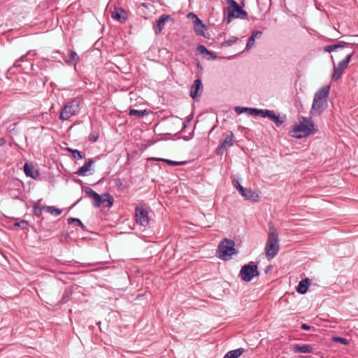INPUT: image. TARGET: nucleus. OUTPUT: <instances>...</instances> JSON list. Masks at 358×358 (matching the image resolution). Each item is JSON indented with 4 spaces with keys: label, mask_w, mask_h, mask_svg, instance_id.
Instances as JSON below:
<instances>
[{
    "label": "nucleus",
    "mask_w": 358,
    "mask_h": 358,
    "mask_svg": "<svg viewBox=\"0 0 358 358\" xmlns=\"http://www.w3.org/2000/svg\"><path fill=\"white\" fill-rule=\"evenodd\" d=\"M80 61V57L78 55L76 51L73 50H69V58L64 59V62L68 65H76Z\"/></svg>",
    "instance_id": "nucleus-19"
},
{
    "label": "nucleus",
    "mask_w": 358,
    "mask_h": 358,
    "mask_svg": "<svg viewBox=\"0 0 358 358\" xmlns=\"http://www.w3.org/2000/svg\"><path fill=\"white\" fill-rule=\"evenodd\" d=\"M76 182H78V183H80V184H81V183H82V181H81V180H80V179H77V180H76Z\"/></svg>",
    "instance_id": "nucleus-53"
},
{
    "label": "nucleus",
    "mask_w": 358,
    "mask_h": 358,
    "mask_svg": "<svg viewBox=\"0 0 358 358\" xmlns=\"http://www.w3.org/2000/svg\"><path fill=\"white\" fill-rule=\"evenodd\" d=\"M59 50H55L54 52H52V54H59Z\"/></svg>",
    "instance_id": "nucleus-54"
},
{
    "label": "nucleus",
    "mask_w": 358,
    "mask_h": 358,
    "mask_svg": "<svg viewBox=\"0 0 358 358\" xmlns=\"http://www.w3.org/2000/svg\"><path fill=\"white\" fill-rule=\"evenodd\" d=\"M234 110L238 114H241V113H246V107L236 106L234 108Z\"/></svg>",
    "instance_id": "nucleus-44"
},
{
    "label": "nucleus",
    "mask_w": 358,
    "mask_h": 358,
    "mask_svg": "<svg viewBox=\"0 0 358 358\" xmlns=\"http://www.w3.org/2000/svg\"><path fill=\"white\" fill-rule=\"evenodd\" d=\"M171 20V16L169 15H162L156 21V24L153 26L154 31L156 34H159L164 29L165 22Z\"/></svg>",
    "instance_id": "nucleus-10"
},
{
    "label": "nucleus",
    "mask_w": 358,
    "mask_h": 358,
    "mask_svg": "<svg viewBox=\"0 0 358 358\" xmlns=\"http://www.w3.org/2000/svg\"><path fill=\"white\" fill-rule=\"evenodd\" d=\"M292 350L294 353H311L314 348L311 345H303L293 344L291 346Z\"/></svg>",
    "instance_id": "nucleus-13"
},
{
    "label": "nucleus",
    "mask_w": 358,
    "mask_h": 358,
    "mask_svg": "<svg viewBox=\"0 0 358 358\" xmlns=\"http://www.w3.org/2000/svg\"><path fill=\"white\" fill-rule=\"evenodd\" d=\"M203 89V85L200 79L194 80L191 87L190 96L193 99H196L201 94Z\"/></svg>",
    "instance_id": "nucleus-11"
},
{
    "label": "nucleus",
    "mask_w": 358,
    "mask_h": 358,
    "mask_svg": "<svg viewBox=\"0 0 358 358\" xmlns=\"http://www.w3.org/2000/svg\"><path fill=\"white\" fill-rule=\"evenodd\" d=\"M99 134L96 131L91 132L89 135V141L94 143L99 138Z\"/></svg>",
    "instance_id": "nucleus-39"
},
{
    "label": "nucleus",
    "mask_w": 358,
    "mask_h": 358,
    "mask_svg": "<svg viewBox=\"0 0 358 358\" xmlns=\"http://www.w3.org/2000/svg\"><path fill=\"white\" fill-rule=\"evenodd\" d=\"M227 2V23L231 18H243L246 15V12L234 0H228Z\"/></svg>",
    "instance_id": "nucleus-6"
},
{
    "label": "nucleus",
    "mask_w": 358,
    "mask_h": 358,
    "mask_svg": "<svg viewBox=\"0 0 358 358\" xmlns=\"http://www.w3.org/2000/svg\"><path fill=\"white\" fill-rule=\"evenodd\" d=\"M76 150V149H73V148H66V151H68V152H71V154H73V152H74V150Z\"/></svg>",
    "instance_id": "nucleus-50"
},
{
    "label": "nucleus",
    "mask_w": 358,
    "mask_h": 358,
    "mask_svg": "<svg viewBox=\"0 0 358 358\" xmlns=\"http://www.w3.org/2000/svg\"><path fill=\"white\" fill-rule=\"evenodd\" d=\"M164 162L171 166H180V165H184L186 164V162H176V161H173V160L167 159H165L164 160Z\"/></svg>",
    "instance_id": "nucleus-38"
},
{
    "label": "nucleus",
    "mask_w": 358,
    "mask_h": 358,
    "mask_svg": "<svg viewBox=\"0 0 358 358\" xmlns=\"http://www.w3.org/2000/svg\"><path fill=\"white\" fill-rule=\"evenodd\" d=\"M43 209L47 213L55 215V216L59 215L62 213V210L55 206H43Z\"/></svg>",
    "instance_id": "nucleus-28"
},
{
    "label": "nucleus",
    "mask_w": 358,
    "mask_h": 358,
    "mask_svg": "<svg viewBox=\"0 0 358 358\" xmlns=\"http://www.w3.org/2000/svg\"><path fill=\"white\" fill-rule=\"evenodd\" d=\"M345 70L341 69L338 66L334 65V72L332 74V79L335 81L339 80L343 74Z\"/></svg>",
    "instance_id": "nucleus-27"
},
{
    "label": "nucleus",
    "mask_w": 358,
    "mask_h": 358,
    "mask_svg": "<svg viewBox=\"0 0 358 358\" xmlns=\"http://www.w3.org/2000/svg\"><path fill=\"white\" fill-rule=\"evenodd\" d=\"M124 9L120 8H115V10L111 12V16L114 20H116L119 22H124L127 20V17L122 15L123 13H124Z\"/></svg>",
    "instance_id": "nucleus-22"
},
{
    "label": "nucleus",
    "mask_w": 358,
    "mask_h": 358,
    "mask_svg": "<svg viewBox=\"0 0 358 358\" xmlns=\"http://www.w3.org/2000/svg\"><path fill=\"white\" fill-rule=\"evenodd\" d=\"M72 157L74 159L79 160L83 159L85 155H83L79 150H75L73 154H72Z\"/></svg>",
    "instance_id": "nucleus-40"
},
{
    "label": "nucleus",
    "mask_w": 358,
    "mask_h": 358,
    "mask_svg": "<svg viewBox=\"0 0 358 358\" xmlns=\"http://www.w3.org/2000/svg\"><path fill=\"white\" fill-rule=\"evenodd\" d=\"M245 352V349L243 348L231 350L228 352L223 358H238L239 357L243 352Z\"/></svg>",
    "instance_id": "nucleus-24"
},
{
    "label": "nucleus",
    "mask_w": 358,
    "mask_h": 358,
    "mask_svg": "<svg viewBox=\"0 0 358 358\" xmlns=\"http://www.w3.org/2000/svg\"><path fill=\"white\" fill-rule=\"evenodd\" d=\"M20 60H19V59L16 60V62H15V64H14V65H13V66H15V67H19V66H20Z\"/></svg>",
    "instance_id": "nucleus-51"
},
{
    "label": "nucleus",
    "mask_w": 358,
    "mask_h": 358,
    "mask_svg": "<svg viewBox=\"0 0 358 358\" xmlns=\"http://www.w3.org/2000/svg\"><path fill=\"white\" fill-rule=\"evenodd\" d=\"M330 87L329 85L324 86L320 90L315 92L314 99H320L321 101L327 102V98L329 94Z\"/></svg>",
    "instance_id": "nucleus-17"
},
{
    "label": "nucleus",
    "mask_w": 358,
    "mask_h": 358,
    "mask_svg": "<svg viewBox=\"0 0 358 358\" xmlns=\"http://www.w3.org/2000/svg\"><path fill=\"white\" fill-rule=\"evenodd\" d=\"M148 113L147 110H136V109H130V110L129 112V115L130 116H136L138 117H143L145 115H148Z\"/></svg>",
    "instance_id": "nucleus-29"
},
{
    "label": "nucleus",
    "mask_w": 358,
    "mask_h": 358,
    "mask_svg": "<svg viewBox=\"0 0 358 358\" xmlns=\"http://www.w3.org/2000/svg\"><path fill=\"white\" fill-rule=\"evenodd\" d=\"M136 223L146 227L149 223L148 211L144 206H136L135 208Z\"/></svg>",
    "instance_id": "nucleus-7"
},
{
    "label": "nucleus",
    "mask_w": 358,
    "mask_h": 358,
    "mask_svg": "<svg viewBox=\"0 0 358 358\" xmlns=\"http://www.w3.org/2000/svg\"><path fill=\"white\" fill-rule=\"evenodd\" d=\"M194 30L198 36H201L206 38H209L210 35L208 33H206L203 29H207L208 27L203 23L201 20L197 18V20H193Z\"/></svg>",
    "instance_id": "nucleus-9"
},
{
    "label": "nucleus",
    "mask_w": 358,
    "mask_h": 358,
    "mask_svg": "<svg viewBox=\"0 0 358 358\" xmlns=\"http://www.w3.org/2000/svg\"><path fill=\"white\" fill-rule=\"evenodd\" d=\"M262 36V31H253L251 36L248 39V50L254 45L255 38H260Z\"/></svg>",
    "instance_id": "nucleus-25"
},
{
    "label": "nucleus",
    "mask_w": 358,
    "mask_h": 358,
    "mask_svg": "<svg viewBox=\"0 0 358 358\" xmlns=\"http://www.w3.org/2000/svg\"><path fill=\"white\" fill-rule=\"evenodd\" d=\"M259 275L257 264L254 262L248 264V282Z\"/></svg>",
    "instance_id": "nucleus-14"
},
{
    "label": "nucleus",
    "mask_w": 358,
    "mask_h": 358,
    "mask_svg": "<svg viewBox=\"0 0 358 358\" xmlns=\"http://www.w3.org/2000/svg\"><path fill=\"white\" fill-rule=\"evenodd\" d=\"M28 226H29V222H28V221H27L25 220H22L19 222H15V224H14V227H18L22 229H27L28 227Z\"/></svg>",
    "instance_id": "nucleus-37"
},
{
    "label": "nucleus",
    "mask_w": 358,
    "mask_h": 358,
    "mask_svg": "<svg viewBox=\"0 0 358 358\" xmlns=\"http://www.w3.org/2000/svg\"><path fill=\"white\" fill-rule=\"evenodd\" d=\"M71 294V291H66L64 292V294H63V296L61 299V303H65L68 301L69 300V297L70 296V295Z\"/></svg>",
    "instance_id": "nucleus-42"
},
{
    "label": "nucleus",
    "mask_w": 358,
    "mask_h": 358,
    "mask_svg": "<svg viewBox=\"0 0 358 358\" xmlns=\"http://www.w3.org/2000/svg\"><path fill=\"white\" fill-rule=\"evenodd\" d=\"M238 41V38L235 36L231 37L229 39L222 43V47H229L234 44Z\"/></svg>",
    "instance_id": "nucleus-35"
},
{
    "label": "nucleus",
    "mask_w": 358,
    "mask_h": 358,
    "mask_svg": "<svg viewBox=\"0 0 358 358\" xmlns=\"http://www.w3.org/2000/svg\"><path fill=\"white\" fill-rule=\"evenodd\" d=\"M352 55L353 51L348 52L345 55V57L341 62H340L337 66H338L343 70H345L352 59Z\"/></svg>",
    "instance_id": "nucleus-26"
},
{
    "label": "nucleus",
    "mask_w": 358,
    "mask_h": 358,
    "mask_svg": "<svg viewBox=\"0 0 358 358\" xmlns=\"http://www.w3.org/2000/svg\"><path fill=\"white\" fill-rule=\"evenodd\" d=\"M310 285V280L308 278L301 280L296 288L298 293L304 294L307 292L308 286Z\"/></svg>",
    "instance_id": "nucleus-21"
},
{
    "label": "nucleus",
    "mask_w": 358,
    "mask_h": 358,
    "mask_svg": "<svg viewBox=\"0 0 358 358\" xmlns=\"http://www.w3.org/2000/svg\"><path fill=\"white\" fill-rule=\"evenodd\" d=\"M248 200L256 202L259 200V195L251 189H248Z\"/></svg>",
    "instance_id": "nucleus-33"
},
{
    "label": "nucleus",
    "mask_w": 358,
    "mask_h": 358,
    "mask_svg": "<svg viewBox=\"0 0 358 358\" xmlns=\"http://www.w3.org/2000/svg\"><path fill=\"white\" fill-rule=\"evenodd\" d=\"M19 60H20V62L26 61L27 60V55L20 57Z\"/></svg>",
    "instance_id": "nucleus-49"
},
{
    "label": "nucleus",
    "mask_w": 358,
    "mask_h": 358,
    "mask_svg": "<svg viewBox=\"0 0 358 358\" xmlns=\"http://www.w3.org/2000/svg\"><path fill=\"white\" fill-rule=\"evenodd\" d=\"M327 107V102L320 99H314L311 106L310 113L313 116L320 115Z\"/></svg>",
    "instance_id": "nucleus-8"
},
{
    "label": "nucleus",
    "mask_w": 358,
    "mask_h": 358,
    "mask_svg": "<svg viewBox=\"0 0 358 358\" xmlns=\"http://www.w3.org/2000/svg\"><path fill=\"white\" fill-rule=\"evenodd\" d=\"M280 249L278 234L275 231L268 234L265 246V253L268 260L272 259L278 254Z\"/></svg>",
    "instance_id": "nucleus-5"
},
{
    "label": "nucleus",
    "mask_w": 358,
    "mask_h": 358,
    "mask_svg": "<svg viewBox=\"0 0 358 358\" xmlns=\"http://www.w3.org/2000/svg\"><path fill=\"white\" fill-rule=\"evenodd\" d=\"M238 252L235 248V242L229 238H223L218 244L216 256L222 261H229L232 255Z\"/></svg>",
    "instance_id": "nucleus-2"
},
{
    "label": "nucleus",
    "mask_w": 358,
    "mask_h": 358,
    "mask_svg": "<svg viewBox=\"0 0 358 358\" xmlns=\"http://www.w3.org/2000/svg\"><path fill=\"white\" fill-rule=\"evenodd\" d=\"M197 67H200V64H199V62H198V64H197Z\"/></svg>",
    "instance_id": "nucleus-55"
},
{
    "label": "nucleus",
    "mask_w": 358,
    "mask_h": 358,
    "mask_svg": "<svg viewBox=\"0 0 358 358\" xmlns=\"http://www.w3.org/2000/svg\"><path fill=\"white\" fill-rule=\"evenodd\" d=\"M233 134L227 135L225 138L220 143L223 144V147H225L227 149L229 147H231L233 145Z\"/></svg>",
    "instance_id": "nucleus-30"
},
{
    "label": "nucleus",
    "mask_w": 358,
    "mask_h": 358,
    "mask_svg": "<svg viewBox=\"0 0 358 358\" xmlns=\"http://www.w3.org/2000/svg\"><path fill=\"white\" fill-rule=\"evenodd\" d=\"M272 269V266L271 264L266 266L264 271L266 273H268Z\"/></svg>",
    "instance_id": "nucleus-48"
},
{
    "label": "nucleus",
    "mask_w": 358,
    "mask_h": 358,
    "mask_svg": "<svg viewBox=\"0 0 358 358\" xmlns=\"http://www.w3.org/2000/svg\"><path fill=\"white\" fill-rule=\"evenodd\" d=\"M187 17H188L189 18L192 19L193 20H197V18H199V17H198V16H197L196 14L193 13H189L187 15Z\"/></svg>",
    "instance_id": "nucleus-46"
},
{
    "label": "nucleus",
    "mask_w": 358,
    "mask_h": 358,
    "mask_svg": "<svg viewBox=\"0 0 358 358\" xmlns=\"http://www.w3.org/2000/svg\"><path fill=\"white\" fill-rule=\"evenodd\" d=\"M269 118L277 127L281 126L285 121V116L280 117V115H277L273 110H269V114L267 117Z\"/></svg>",
    "instance_id": "nucleus-16"
},
{
    "label": "nucleus",
    "mask_w": 358,
    "mask_h": 358,
    "mask_svg": "<svg viewBox=\"0 0 358 358\" xmlns=\"http://www.w3.org/2000/svg\"><path fill=\"white\" fill-rule=\"evenodd\" d=\"M269 110L268 109H258V108H248V115H253V116H261L262 117H266L268 114H269Z\"/></svg>",
    "instance_id": "nucleus-20"
},
{
    "label": "nucleus",
    "mask_w": 358,
    "mask_h": 358,
    "mask_svg": "<svg viewBox=\"0 0 358 358\" xmlns=\"http://www.w3.org/2000/svg\"><path fill=\"white\" fill-rule=\"evenodd\" d=\"M6 143V140L5 138L2 137L0 138V147L4 145Z\"/></svg>",
    "instance_id": "nucleus-47"
},
{
    "label": "nucleus",
    "mask_w": 358,
    "mask_h": 358,
    "mask_svg": "<svg viewBox=\"0 0 358 358\" xmlns=\"http://www.w3.org/2000/svg\"><path fill=\"white\" fill-rule=\"evenodd\" d=\"M74 222H77V224L81 227V229L83 231L86 230V227L83 224V222L80 221L78 218H74V217H70L68 219L67 222L69 224H72Z\"/></svg>",
    "instance_id": "nucleus-34"
},
{
    "label": "nucleus",
    "mask_w": 358,
    "mask_h": 358,
    "mask_svg": "<svg viewBox=\"0 0 358 358\" xmlns=\"http://www.w3.org/2000/svg\"><path fill=\"white\" fill-rule=\"evenodd\" d=\"M299 120V124H296L289 131L292 137L301 138L317 131V129L315 127V124L308 118L300 117Z\"/></svg>",
    "instance_id": "nucleus-1"
},
{
    "label": "nucleus",
    "mask_w": 358,
    "mask_h": 358,
    "mask_svg": "<svg viewBox=\"0 0 358 358\" xmlns=\"http://www.w3.org/2000/svg\"><path fill=\"white\" fill-rule=\"evenodd\" d=\"M24 171L27 176L36 179L39 175V171L34 168L32 164L26 162L24 166Z\"/></svg>",
    "instance_id": "nucleus-12"
},
{
    "label": "nucleus",
    "mask_w": 358,
    "mask_h": 358,
    "mask_svg": "<svg viewBox=\"0 0 358 358\" xmlns=\"http://www.w3.org/2000/svg\"><path fill=\"white\" fill-rule=\"evenodd\" d=\"M197 50L201 53V54H208V55H210L211 56V57L213 59H215L216 57L215 55H214V54L211 52H210L204 45H199L198 47H197Z\"/></svg>",
    "instance_id": "nucleus-32"
},
{
    "label": "nucleus",
    "mask_w": 358,
    "mask_h": 358,
    "mask_svg": "<svg viewBox=\"0 0 358 358\" xmlns=\"http://www.w3.org/2000/svg\"><path fill=\"white\" fill-rule=\"evenodd\" d=\"M331 339L334 342L340 343H341L343 345H347L350 343L349 340H348L345 338H343V337L334 336V337H332Z\"/></svg>",
    "instance_id": "nucleus-36"
},
{
    "label": "nucleus",
    "mask_w": 358,
    "mask_h": 358,
    "mask_svg": "<svg viewBox=\"0 0 358 358\" xmlns=\"http://www.w3.org/2000/svg\"><path fill=\"white\" fill-rule=\"evenodd\" d=\"M165 159L163 158H153V160L158 161V162H164Z\"/></svg>",
    "instance_id": "nucleus-52"
},
{
    "label": "nucleus",
    "mask_w": 358,
    "mask_h": 358,
    "mask_svg": "<svg viewBox=\"0 0 358 358\" xmlns=\"http://www.w3.org/2000/svg\"><path fill=\"white\" fill-rule=\"evenodd\" d=\"M227 150L225 147H223V144H220L216 149V154L218 155H222L224 152Z\"/></svg>",
    "instance_id": "nucleus-41"
},
{
    "label": "nucleus",
    "mask_w": 358,
    "mask_h": 358,
    "mask_svg": "<svg viewBox=\"0 0 358 358\" xmlns=\"http://www.w3.org/2000/svg\"><path fill=\"white\" fill-rule=\"evenodd\" d=\"M301 329L303 330H305V331H309L311 329H315V328L308 325L307 324H302L301 326Z\"/></svg>",
    "instance_id": "nucleus-45"
},
{
    "label": "nucleus",
    "mask_w": 358,
    "mask_h": 358,
    "mask_svg": "<svg viewBox=\"0 0 358 358\" xmlns=\"http://www.w3.org/2000/svg\"><path fill=\"white\" fill-rule=\"evenodd\" d=\"M83 98L77 96L66 102L62 108L59 118L62 120H68L71 117L78 115L80 111Z\"/></svg>",
    "instance_id": "nucleus-3"
},
{
    "label": "nucleus",
    "mask_w": 358,
    "mask_h": 358,
    "mask_svg": "<svg viewBox=\"0 0 358 358\" xmlns=\"http://www.w3.org/2000/svg\"><path fill=\"white\" fill-rule=\"evenodd\" d=\"M43 206H40L37 203H34V204L33 205V213L35 216H36L37 217H39L41 218V220L38 222L39 224H40V227H41V231H45V227L43 226V224H42V221L43 220V217H42V212H43Z\"/></svg>",
    "instance_id": "nucleus-18"
},
{
    "label": "nucleus",
    "mask_w": 358,
    "mask_h": 358,
    "mask_svg": "<svg viewBox=\"0 0 358 358\" xmlns=\"http://www.w3.org/2000/svg\"><path fill=\"white\" fill-rule=\"evenodd\" d=\"M348 43L344 41H339L336 44L327 45L324 48V50L327 52H331L336 50L344 49Z\"/></svg>",
    "instance_id": "nucleus-23"
},
{
    "label": "nucleus",
    "mask_w": 358,
    "mask_h": 358,
    "mask_svg": "<svg viewBox=\"0 0 358 358\" xmlns=\"http://www.w3.org/2000/svg\"><path fill=\"white\" fill-rule=\"evenodd\" d=\"M94 163V160L93 159H87L84 165L80 167L75 173L80 176H86L87 175V172L90 170Z\"/></svg>",
    "instance_id": "nucleus-15"
},
{
    "label": "nucleus",
    "mask_w": 358,
    "mask_h": 358,
    "mask_svg": "<svg viewBox=\"0 0 358 358\" xmlns=\"http://www.w3.org/2000/svg\"><path fill=\"white\" fill-rule=\"evenodd\" d=\"M233 185L237 189L239 190L240 193L243 196H246V188L241 185L238 180L234 179Z\"/></svg>",
    "instance_id": "nucleus-31"
},
{
    "label": "nucleus",
    "mask_w": 358,
    "mask_h": 358,
    "mask_svg": "<svg viewBox=\"0 0 358 358\" xmlns=\"http://www.w3.org/2000/svg\"><path fill=\"white\" fill-rule=\"evenodd\" d=\"M86 195L93 199V205L99 208L101 205L107 203L106 207L111 208L113 205V197L108 193L103 194L102 196L99 195L92 188L85 187L83 188Z\"/></svg>",
    "instance_id": "nucleus-4"
},
{
    "label": "nucleus",
    "mask_w": 358,
    "mask_h": 358,
    "mask_svg": "<svg viewBox=\"0 0 358 358\" xmlns=\"http://www.w3.org/2000/svg\"><path fill=\"white\" fill-rule=\"evenodd\" d=\"M240 275L243 281H246V264L242 266L240 271Z\"/></svg>",
    "instance_id": "nucleus-43"
}]
</instances>
